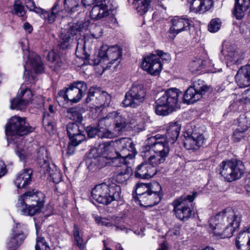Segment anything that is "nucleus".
I'll return each instance as SVG.
<instances>
[{"label": "nucleus", "mask_w": 250, "mask_h": 250, "mask_svg": "<svg viewBox=\"0 0 250 250\" xmlns=\"http://www.w3.org/2000/svg\"><path fill=\"white\" fill-rule=\"evenodd\" d=\"M93 162L95 163L99 168L104 167L107 164L112 165L111 161L107 157V155H105L104 154H98L94 158V160Z\"/></svg>", "instance_id": "obj_40"}, {"label": "nucleus", "mask_w": 250, "mask_h": 250, "mask_svg": "<svg viewBox=\"0 0 250 250\" xmlns=\"http://www.w3.org/2000/svg\"><path fill=\"white\" fill-rule=\"evenodd\" d=\"M87 88V85L83 81L73 82L68 88L58 93L56 97L57 101L61 106H63L68 101L72 103H77L84 95Z\"/></svg>", "instance_id": "obj_8"}, {"label": "nucleus", "mask_w": 250, "mask_h": 250, "mask_svg": "<svg viewBox=\"0 0 250 250\" xmlns=\"http://www.w3.org/2000/svg\"><path fill=\"white\" fill-rule=\"evenodd\" d=\"M221 21L219 19H212L208 25V30L210 32H216L220 28Z\"/></svg>", "instance_id": "obj_51"}, {"label": "nucleus", "mask_w": 250, "mask_h": 250, "mask_svg": "<svg viewBox=\"0 0 250 250\" xmlns=\"http://www.w3.org/2000/svg\"><path fill=\"white\" fill-rule=\"evenodd\" d=\"M209 227L214 235L221 238L231 237L241 222V215L231 208L224 209L210 218Z\"/></svg>", "instance_id": "obj_5"}, {"label": "nucleus", "mask_w": 250, "mask_h": 250, "mask_svg": "<svg viewBox=\"0 0 250 250\" xmlns=\"http://www.w3.org/2000/svg\"><path fill=\"white\" fill-rule=\"evenodd\" d=\"M235 245L238 250H250V228L239 233Z\"/></svg>", "instance_id": "obj_28"}, {"label": "nucleus", "mask_w": 250, "mask_h": 250, "mask_svg": "<svg viewBox=\"0 0 250 250\" xmlns=\"http://www.w3.org/2000/svg\"><path fill=\"white\" fill-rule=\"evenodd\" d=\"M32 170L30 168L20 171L17 175L14 184L19 189L26 188L32 182Z\"/></svg>", "instance_id": "obj_24"}, {"label": "nucleus", "mask_w": 250, "mask_h": 250, "mask_svg": "<svg viewBox=\"0 0 250 250\" xmlns=\"http://www.w3.org/2000/svg\"><path fill=\"white\" fill-rule=\"evenodd\" d=\"M27 41L24 40L20 42L23 53V59L27 58L24 66L25 72L24 77L27 84L31 83L30 88L25 87L22 84L20 88V91L16 98L11 101L10 108L12 109L21 110L24 108L31 101L33 95V90L35 88L33 87V84H35V80L33 76H30V73L33 70L36 73H42L44 67L40 56L34 52H30L26 45Z\"/></svg>", "instance_id": "obj_1"}, {"label": "nucleus", "mask_w": 250, "mask_h": 250, "mask_svg": "<svg viewBox=\"0 0 250 250\" xmlns=\"http://www.w3.org/2000/svg\"><path fill=\"white\" fill-rule=\"evenodd\" d=\"M157 250H168V247L166 241L161 243L160 247Z\"/></svg>", "instance_id": "obj_64"}, {"label": "nucleus", "mask_w": 250, "mask_h": 250, "mask_svg": "<svg viewBox=\"0 0 250 250\" xmlns=\"http://www.w3.org/2000/svg\"><path fill=\"white\" fill-rule=\"evenodd\" d=\"M132 164L120 163L117 166H113L116 167L113 177L116 182L124 183L130 178L132 175V171L129 165Z\"/></svg>", "instance_id": "obj_21"}, {"label": "nucleus", "mask_w": 250, "mask_h": 250, "mask_svg": "<svg viewBox=\"0 0 250 250\" xmlns=\"http://www.w3.org/2000/svg\"><path fill=\"white\" fill-rule=\"evenodd\" d=\"M69 37L66 35L62 34L61 36L60 46L61 48L64 49L68 46Z\"/></svg>", "instance_id": "obj_58"}, {"label": "nucleus", "mask_w": 250, "mask_h": 250, "mask_svg": "<svg viewBox=\"0 0 250 250\" xmlns=\"http://www.w3.org/2000/svg\"><path fill=\"white\" fill-rule=\"evenodd\" d=\"M151 0H132V5L139 15L146 13L148 10Z\"/></svg>", "instance_id": "obj_33"}, {"label": "nucleus", "mask_w": 250, "mask_h": 250, "mask_svg": "<svg viewBox=\"0 0 250 250\" xmlns=\"http://www.w3.org/2000/svg\"><path fill=\"white\" fill-rule=\"evenodd\" d=\"M94 218L96 222L99 225L104 226L109 228L114 226L115 227L116 230L125 231L126 233H128V232L130 231V230L126 229L124 226L119 224V223L118 222L119 221L122 220L120 218H117L116 220L114 221V222L107 218H102L98 216H95Z\"/></svg>", "instance_id": "obj_29"}, {"label": "nucleus", "mask_w": 250, "mask_h": 250, "mask_svg": "<svg viewBox=\"0 0 250 250\" xmlns=\"http://www.w3.org/2000/svg\"><path fill=\"white\" fill-rule=\"evenodd\" d=\"M172 26L169 29V33L174 34V37L178 34L185 31H188L189 34L194 27L192 21L187 18L174 17L171 20Z\"/></svg>", "instance_id": "obj_18"}, {"label": "nucleus", "mask_w": 250, "mask_h": 250, "mask_svg": "<svg viewBox=\"0 0 250 250\" xmlns=\"http://www.w3.org/2000/svg\"><path fill=\"white\" fill-rule=\"evenodd\" d=\"M23 28L25 31L28 33H31L33 30L32 26L28 22L24 23Z\"/></svg>", "instance_id": "obj_62"}, {"label": "nucleus", "mask_w": 250, "mask_h": 250, "mask_svg": "<svg viewBox=\"0 0 250 250\" xmlns=\"http://www.w3.org/2000/svg\"><path fill=\"white\" fill-rule=\"evenodd\" d=\"M76 55L77 57L83 60H87L89 57L88 54L85 50V41L83 39L78 40Z\"/></svg>", "instance_id": "obj_38"}, {"label": "nucleus", "mask_w": 250, "mask_h": 250, "mask_svg": "<svg viewBox=\"0 0 250 250\" xmlns=\"http://www.w3.org/2000/svg\"><path fill=\"white\" fill-rule=\"evenodd\" d=\"M67 116L72 120L80 123L83 121L82 114L76 108H69L67 109Z\"/></svg>", "instance_id": "obj_43"}, {"label": "nucleus", "mask_w": 250, "mask_h": 250, "mask_svg": "<svg viewBox=\"0 0 250 250\" xmlns=\"http://www.w3.org/2000/svg\"><path fill=\"white\" fill-rule=\"evenodd\" d=\"M91 196L97 202L108 205L114 200L121 199V188L116 184L108 185L102 183L96 185L91 191Z\"/></svg>", "instance_id": "obj_7"}, {"label": "nucleus", "mask_w": 250, "mask_h": 250, "mask_svg": "<svg viewBox=\"0 0 250 250\" xmlns=\"http://www.w3.org/2000/svg\"><path fill=\"white\" fill-rule=\"evenodd\" d=\"M121 55L122 50L118 45L108 47L105 52L102 49L98 57V62H95V69L98 73L102 75L106 69L120 59Z\"/></svg>", "instance_id": "obj_11"}, {"label": "nucleus", "mask_w": 250, "mask_h": 250, "mask_svg": "<svg viewBox=\"0 0 250 250\" xmlns=\"http://www.w3.org/2000/svg\"><path fill=\"white\" fill-rule=\"evenodd\" d=\"M180 234V230L179 228H177L175 229H173L169 231L165 235V236H172V235H178Z\"/></svg>", "instance_id": "obj_61"}, {"label": "nucleus", "mask_w": 250, "mask_h": 250, "mask_svg": "<svg viewBox=\"0 0 250 250\" xmlns=\"http://www.w3.org/2000/svg\"><path fill=\"white\" fill-rule=\"evenodd\" d=\"M86 0H64V6L66 12L69 14L78 11L83 5L85 7L89 5Z\"/></svg>", "instance_id": "obj_30"}, {"label": "nucleus", "mask_w": 250, "mask_h": 250, "mask_svg": "<svg viewBox=\"0 0 250 250\" xmlns=\"http://www.w3.org/2000/svg\"><path fill=\"white\" fill-rule=\"evenodd\" d=\"M112 124L114 125L113 130L116 133H120L127 125L126 120L120 113L113 111L109 113L105 117L101 119L98 123L100 129L109 127Z\"/></svg>", "instance_id": "obj_14"}, {"label": "nucleus", "mask_w": 250, "mask_h": 250, "mask_svg": "<svg viewBox=\"0 0 250 250\" xmlns=\"http://www.w3.org/2000/svg\"><path fill=\"white\" fill-rule=\"evenodd\" d=\"M35 249L36 250H49L50 248L43 237H37Z\"/></svg>", "instance_id": "obj_48"}, {"label": "nucleus", "mask_w": 250, "mask_h": 250, "mask_svg": "<svg viewBox=\"0 0 250 250\" xmlns=\"http://www.w3.org/2000/svg\"><path fill=\"white\" fill-rule=\"evenodd\" d=\"M156 63V56L154 54H150L144 58L142 63V68L151 75H155L156 69L154 67Z\"/></svg>", "instance_id": "obj_32"}, {"label": "nucleus", "mask_w": 250, "mask_h": 250, "mask_svg": "<svg viewBox=\"0 0 250 250\" xmlns=\"http://www.w3.org/2000/svg\"><path fill=\"white\" fill-rule=\"evenodd\" d=\"M190 3V9L191 11L195 13L202 11V0H188Z\"/></svg>", "instance_id": "obj_50"}, {"label": "nucleus", "mask_w": 250, "mask_h": 250, "mask_svg": "<svg viewBox=\"0 0 250 250\" xmlns=\"http://www.w3.org/2000/svg\"><path fill=\"white\" fill-rule=\"evenodd\" d=\"M7 172L6 165L1 159H0V178L4 176Z\"/></svg>", "instance_id": "obj_60"}, {"label": "nucleus", "mask_w": 250, "mask_h": 250, "mask_svg": "<svg viewBox=\"0 0 250 250\" xmlns=\"http://www.w3.org/2000/svg\"><path fill=\"white\" fill-rule=\"evenodd\" d=\"M239 101L242 104H250V87L244 91L242 97Z\"/></svg>", "instance_id": "obj_55"}, {"label": "nucleus", "mask_w": 250, "mask_h": 250, "mask_svg": "<svg viewBox=\"0 0 250 250\" xmlns=\"http://www.w3.org/2000/svg\"><path fill=\"white\" fill-rule=\"evenodd\" d=\"M221 54L224 56L227 63L239 64L244 59V52L238 49L230 46L226 48H223Z\"/></svg>", "instance_id": "obj_22"}, {"label": "nucleus", "mask_w": 250, "mask_h": 250, "mask_svg": "<svg viewBox=\"0 0 250 250\" xmlns=\"http://www.w3.org/2000/svg\"><path fill=\"white\" fill-rule=\"evenodd\" d=\"M42 123L46 128H47L48 129L53 128L52 119L48 113H45L44 114L42 119Z\"/></svg>", "instance_id": "obj_54"}, {"label": "nucleus", "mask_w": 250, "mask_h": 250, "mask_svg": "<svg viewBox=\"0 0 250 250\" xmlns=\"http://www.w3.org/2000/svg\"><path fill=\"white\" fill-rule=\"evenodd\" d=\"M103 33V29L100 26L94 25L91 30V35L95 39H98L102 37Z\"/></svg>", "instance_id": "obj_53"}, {"label": "nucleus", "mask_w": 250, "mask_h": 250, "mask_svg": "<svg viewBox=\"0 0 250 250\" xmlns=\"http://www.w3.org/2000/svg\"><path fill=\"white\" fill-rule=\"evenodd\" d=\"M202 11L205 12L210 9L213 5L212 0H202Z\"/></svg>", "instance_id": "obj_59"}, {"label": "nucleus", "mask_w": 250, "mask_h": 250, "mask_svg": "<svg viewBox=\"0 0 250 250\" xmlns=\"http://www.w3.org/2000/svg\"><path fill=\"white\" fill-rule=\"evenodd\" d=\"M181 129V126L177 122L170 123L167 129V133L165 136L169 141L171 140L173 144L177 140Z\"/></svg>", "instance_id": "obj_34"}, {"label": "nucleus", "mask_w": 250, "mask_h": 250, "mask_svg": "<svg viewBox=\"0 0 250 250\" xmlns=\"http://www.w3.org/2000/svg\"><path fill=\"white\" fill-rule=\"evenodd\" d=\"M184 136V145L188 150L194 151L198 149L203 145L205 141L202 134L195 131L187 132Z\"/></svg>", "instance_id": "obj_20"}, {"label": "nucleus", "mask_w": 250, "mask_h": 250, "mask_svg": "<svg viewBox=\"0 0 250 250\" xmlns=\"http://www.w3.org/2000/svg\"><path fill=\"white\" fill-rule=\"evenodd\" d=\"M96 96V104L100 106H108L111 101V97L106 92H100L97 90L95 88L91 87L89 89L88 96L86 101L89 103L93 100Z\"/></svg>", "instance_id": "obj_23"}, {"label": "nucleus", "mask_w": 250, "mask_h": 250, "mask_svg": "<svg viewBox=\"0 0 250 250\" xmlns=\"http://www.w3.org/2000/svg\"><path fill=\"white\" fill-rule=\"evenodd\" d=\"M104 245V250H112L111 249L110 247L112 246L113 244H112V242L109 239H107L103 241ZM115 247L116 248V250H123V248L121 247L120 244H117L115 245Z\"/></svg>", "instance_id": "obj_56"}, {"label": "nucleus", "mask_w": 250, "mask_h": 250, "mask_svg": "<svg viewBox=\"0 0 250 250\" xmlns=\"http://www.w3.org/2000/svg\"><path fill=\"white\" fill-rule=\"evenodd\" d=\"M109 13L104 8L100 3H96L90 11L91 19L98 20L104 18L109 15Z\"/></svg>", "instance_id": "obj_35"}, {"label": "nucleus", "mask_w": 250, "mask_h": 250, "mask_svg": "<svg viewBox=\"0 0 250 250\" xmlns=\"http://www.w3.org/2000/svg\"><path fill=\"white\" fill-rule=\"evenodd\" d=\"M96 3H100L104 8L109 13L116 7V3L114 0H94Z\"/></svg>", "instance_id": "obj_45"}, {"label": "nucleus", "mask_w": 250, "mask_h": 250, "mask_svg": "<svg viewBox=\"0 0 250 250\" xmlns=\"http://www.w3.org/2000/svg\"><path fill=\"white\" fill-rule=\"evenodd\" d=\"M119 133H116L114 131V132H112L109 131L107 128L104 127V129L99 128V136L101 138H111L115 135L119 134Z\"/></svg>", "instance_id": "obj_52"}, {"label": "nucleus", "mask_w": 250, "mask_h": 250, "mask_svg": "<svg viewBox=\"0 0 250 250\" xmlns=\"http://www.w3.org/2000/svg\"><path fill=\"white\" fill-rule=\"evenodd\" d=\"M202 95L205 94L208 92L210 87L205 83V82L203 80L198 79L194 81L192 85L190 86Z\"/></svg>", "instance_id": "obj_37"}, {"label": "nucleus", "mask_w": 250, "mask_h": 250, "mask_svg": "<svg viewBox=\"0 0 250 250\" xmlns=\"http://www.w3.org/2000/svg\"><path fill=\"white\" fill-rule=\"evenodd\" d=\"M36 157L38 162L40 165L41 171L44 174L49 173L50 175V167L49 166V161L48 158V153L47 150L45 147H40L36 152Z\"/></svg>", "instance_id": "obj_25"}, {"label": "nucleus", "mask_w": 250, "mask_h": 250, "mask_svg": "<svg viewBox=\"0 0 250 250\" xmlns=\"http://www.w3.org/2000/svg\"><path fill=\"white\" fill-rule=\"evenodd\" d=\"M88 26L87 22L80 21L73 25L70 30V33L71 35H76L77 32L82 31L87 29Z\"/></svg>", "instance_id": "obj_44"}, {"label": "nucleus", "mask_w": 250, "mask_h": 250, "mask_svg": "<svg viewBox=\"0 0 250 250\" xmlns=\"http://www.w3.org/2000/svg\"><path fill=\"white\" fill-rule=\"evenodd\" d=\"M238 126L240 129L246 131L250 126V120L248 119L246 114L241 115L237 119Z\"/></svg>", "instance_id": "obj_46"}, {"label": "nucleus", "mask_w": 250, "mask_h": 250, "mask_svg": "<svg viewBox=\"0 0 250 250\" xmlns=\"http://www.w3.org/2000/svg\"><path fill=\"white\" fill-rule=\"evenodd\" d=\"M197 194L198 193L195 191L192 195L181 196L173 202L174 210L177 218L182 220H186L194 214L192 208L186 204V202L187 201L189 203L192 202Z\"/></svg>", "instance_id": "obj_15"}, {"label": "nucleus", "mask_w": 250, "mask_h": 250, "mask_svg": "<svg viewBox=\"0 0 250 250\" xmlns=\"http://www.w3.org/2000/svg\"><path fill=\"white\" fill-rule=\"evenodd\" d=\"M157 64H159L158 68H157V76L159 72L162 70L163 65L165 62H168L170 61L171 58L169 54L164 52L162 50H157Z\"/></svg>", "instance_id": "obj_36"}, {"label": "nucleus", "mask_w": 250, "mask_h": 250, "mask_svg": "<svg viewBox=\"0 0 250 250\" xmlns=\"http://www.w3.org/2000/svg\"><path fill=\"white\" fill-rule=\"evenodd\" d=\"M146 96V91L144 86L134 83L125 96L122 102L123 106L136 107L144 101Z\"/></svg>", "instance_id": "obj_13"}, {"label": "nucleus", "mask_w": 250, "mask_h": 250, "mask_svg": "<svg viewBox=\"0 0 250 250\" xmlns=\"http://www.w3.org/2000/svg\"><path fill=\"white\" fill-rule=\"evenodd\" d=\"M47 58L48 60L52 63L51 67H54L56 70H58L61 68L62 63V61L54 51H50Z\"/></svg>", "instance_id": "obj_41"}, {"label": "nucleus", "mask_w": 250, "mask_h": 250, "mask_svg": "<svg viewBox=\"0 0 250 250\" xmlns=\"http://www.w3.org/2000/svg\"><path fill=\"white\" fill-rule=\"evenodd\" d=\"M206 65V61L200 58H196L189 63L190 69L192 72L199 71Z\"/></svg>", "instance_id": "obj_42"}, {"label": "nucleus", "mask_w": 250, "mask_h": 250, "mask_svg": "<svg viewBox=\"0 0 250 250\" xmlns=\"http://www.w3.org/2000/svg\"><path fill=\"white\" fill-rule=\"evenodd\" d=\"M14 9L16 15L19 17H22L23 20L25 19L24 16L25 15V11L24 10L23 6L20 1L16 0L15 2Z\"/></svg>", "instance_id": "obj_49"}, {"label": "nucleus", "mask_w": 250, "mask_h": 250, "mask_svg": "<svg viewBox=\"0 0 250 250\" xmlns=\"http://www.w3.org/2000/svg\"><path fill=\"white\" fill-rule=\"evenodd\" d=\"M250 7V0H235L233 14L236 19L240 20Z\"/></svg>", "instance_id": "obj_31"}, {"label": "nucleus", "mask_w": 250, "mask_h": 250, "mask_svg": "<svg viewBox=\"0 0 250 250\" xmlns=\"http://www.w3.org/2000/svg\"><path fill=\"white\" fill-rule=\"evenodd\" d=\"M73 236L74 239V244L76 245L80 250H83L84 248V244L78 226L76 225L74 226Z\"/></svg>", "instance_id": "obj_39"}, {"label": "nucleus", "mask_w": 250, "mask_h": 250, "mask_svg": "<svg viewBox=\"0 0 250 250\" xmlns=\"http://www.w3.org/2000/svg\"><path fill=\"white\" fill-rule=\"evenodd\" d=\"M219 167V174L228 182L240 179L245 171L243 162L236 159L223 161Z\"/></svg>", "instance_id": "obj_9"}, {"label": "nucleus", "mask_w": 250, "mask_h": 250, "mask_svg": "<svg viewBox=\"0 0 250 250\" xmlns=\"http://www.w3.org/2000/svg\"><path fill=\"white\" fill-rule=\"evenodd\" d=\"M27 236L26 226L21 223L16 224L13 227L6 247L9 250H16L22 244Z\"/></svg>", "instance_id": "obj_16"}, {"label": "nucleus", "mask_w": 250, "mask_h": 250, "mask_svg": "<svg viewBox=\"0 0 250 250\" xmlns=\"http://www.w3.org/2000/svg\"><path fill=\"white\" fill-rule=\"evenodd\" d=\"M25 4L26 8L29 11L40 14L42 18L49 23L54 22L57 18L62 16L63 10L61 8L59 1H57L55 3L50 12L45 11L40 7H37L33 0H25Z\"/></svg>", "instance_id": "obj_12"}, {"label": "nucleus", "mask_w": 250, "mask_h": 250, "mask_svg": "<svg viewBox=\"0 0 250 250\" xmlns=\"http://www.w3.org/2000/svg\"><path fill=\"white\" fill-rule=\"evenodd\" d=\"M245 186L247 192L250 195V176L246 179Z\"/></svg>", "instance_id": "obj_63"}, {"label": "nucleus", "mask_w": 250, "mask_h": 250, "mask_svg": "<svg viewBox=\"0 0 250 250\" xmlns=\"http://www.w3.org/2000/svg\"><path fill=\"white\" fill-rule=\"evenodd\" d=\"M245 130L237 128L235 130L232 134V140L234 142H239L243 140H246L247 136L246 135Z\"/></svg>", "instance_id": "obj_47"}, {"label": "nucleus", "mask_w": 250, "mask_h": 250, "mask_svg": "<svg viewBox=\"0 0 250 250\" xmlns=\"http://www.w3.org/2000/svg\"><path fill=\"white\" fill-rule=\"evenodd\" d=\"M67 132L70 143L73 146H78L85 139L84 128L80 123H69L67 125Z\"/></svg>", "instance_id": "obj_17"}, {"label": "nucleus", "mask_w": 250, "mask_h": 250, "mask_svg": "<svg viewBox=\"0 0 250 250\" xmlns=\"http://www.w3.org/2000/svg\"><path fill=\"white\" fill-rule=\"evenodd\" d=\"M33 128L25 122V118L14 116L5 127V134L9 144L16 145L15 152L21 161L25 162L31 156V149L25 145L22 136L32 132Z\"/></svg>", "instance_id": "obj_2"}, {"label": "nucleus", "mask_w": 250, "mask_h": 250, "mask_svg": "<svg viewBox=\"0 0 250 250\" xmlns=\"http://www.w3.org/2000/svg\"><path fill=\"white\" fill-rule=\"evenodd\" d=\"M44 195L35 189L29 190L20 196L16 207L25 216H33L39 213L44 203Z\"/></svg>", "instance_id": "obj_6"}, {"label": "nucleus", "mask_w": 250, "mask_h": 250, "mask_svg": "<svg viewBox=\"0 0 250 250\" xmlns=\"http://www.w3.org/2000/svg\"><path fill=\"white\" fill-rule=\"evenodd\" d=\"M235 81L240 87L250 85V64L242 66L237 71Z\"/></svg>", "instance_id": "obj_27"}, {"label": "nucleus", "mask_w": 250, "mask_h": 250, "mask_svg": "<svg viewBox=\"0 0 250 250\" xmlns=\"http://www.w3.org/2000/svg\"><path fill=\"white\" fill-rule=\"evenodd\" d=\"M86 132L89 137L93 138L96 135L99 136V127L98 126L96 127L88 126L86 128Z\"/></svg>", "instance_id": "obj_57"}, {"label": "nucleus", "mask_w": 250, "mask_h": 250, "mask_svg": "<svg viewBox=\"0 0 250 250\" xmlns=\"http://www.w3.org/2000/svg\"><path fill=\"white\" fill-rule=\"evenodd\" d=\"M169 141L167 139L166 136L160 134H157V151L159 154L157 155L160 157L158 159L159 163H163L167 156L169 148L168 142Z\"/></svg>", "instance_id": "obj_26"}, {"label": "nucleus", "mask_w": 250, "mask_h": 250, "mask_svg": "<svg viewBox=\"0 0 250 250\" xmlns=\"http://www.w3.org/2000/svg\"><path fill=\"white\" fill-rule=\"evenodd\" d=\"M92 151L107 155L112 166H117L120 163H133L137 154L132 141L127 138L100 144Z\"/></svg>", "instance_id": "obj_3"}, {"label": "nucleus", "mask_w": 250, "mask_h": 250, "mask_svg": "<svg viewBox=\"0 0 250 250\" xmlns=\"http://www.w3.org/2000/svg\"><path fill=\"white\" fill-rule=\"evenodd\" d=\"M151 184H147L143 183H138L136 186L135 193L136 196H134V198L136 202L141 206L150 207L152 205L146 202L148 200V198L146 200L147 196H150L152 193L155 195V192H152L150 190Z\"/></svg>", "instance_id": "obj_19"}, {"label": "nucleus", "mask_w": 250, "mask_h": 250, "mask_svg": "<svg viewBox=\"0 0 250 250\" xmlns=\"http://www.w3.org/2000/svg\"><path fill=\"white\" fill-rule=\"evenodd\" d=\"M180 96H183L185 103L193 104L199 100L202 97L201 94L189 86L184 95L179 89L174 88L167 91L157 90V115L167 116L175 110Z\"/></svg>", "instance_id": "obj_4"}, {"label": "nucleus", "mask_w": 250, "mask_h": 250, "mask_svg": "<svg viewBox=\"0 0 250 250\" xmlns=\"http://www.w3.org/2000/svg\"><path fill=\"white\" fill-rule=\"evenodd\" d=\"M153 140V144L149 146L148 151L146 152V157H148L147 164H141L138 166L135 173L136 177L143 179L150 178L156 174V158L155 151L156 137L153 136L149 140Z\"/></svg>", "instance_id": "obj_10"}]
</instances>
